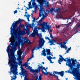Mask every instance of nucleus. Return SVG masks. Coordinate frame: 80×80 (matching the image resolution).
<instances>
[{
  "label": "nucleus",
  "instance_id": "18",
  "mask_svg": "<svg viewBox=\"0 0 80 80\" xmlns=\"http://www.w3.org/2000/svg\"><path fill=\"white\" fill-rule=\"evenodd\" d=\"M29 70H30V72H32V73H34V72H35L36 73H38V72H39L38 69H37L36 70H35L34 69H32V68H30Z\"/></svg>",
  "mask_w": 80,
  "mask_h": 80
},
{
  "label": "nucleus",
  "instance_id": "1",
  "mask_svg": "<svg viewBox=\"0 0 80 80\" xmlns=\"http://www.w3.org/2000/svg\"><path fill=\"white\" fill-rule=\"evenodd\" d=\"M14 43H10L7 47V51L8 52V57L9 60L8 64L10 66H18V62H16L17 58H15V55L13 53V50L15 48H17V46H14Z\"/></svg>",
  "mask_w": 80,
  "mask_h": 80
},
{
  "label": "nucleus",
  "instance_id": "22",
  "mask_svg": "<svg viewBox=\"0 0 80 80\" xmlns=\"http://www.w3.org/2000/svg\"><path fill=\"white\" fill-rule=\"evenodd\" d=\"M38 30H39L40 29H41V30H42V31H43V28H39L38 27H37V26H35V28H34V30H33V32H34V31L35 30H38Z\"/></svg>",
  "mask_w": 80,
  "mask_h": 80
},
{
  "label": "nucleus",
  "instance_id": "4",
  "mask_svg": "<svg viewBox=\"0 0 80 80\" xmlns=\"http://www.w3.org/2000/svg\"><path fill=\"white\" fill-rule=\"evenodd\" d=\"M18 27V25L14 24V22L12 23L11 27L10 28V32H11V35L12 36V37H14V35H16V33L14 32V31L15 30L16 27Z\"/></svg>",
  "mask_w": 80,
  "mask_h": 80
},
{
  "label": "nucleus",
  "instance_id": "3",
  "mask_svg": "<svg viewBox=\"0 0 80 80\" xmlns=\"http://www.w3.org/2000/svg\"><path fill=\"white\" fill-rule=\"evenodd\" d=\"M44 45V41H43V39H41L39 41V44L38 45V47H34V48L31 50L32 52H33L34 50H38L40 49V48H42V46Z\"/></svg>",
  "mask_w": 80,
  "mask_h": 80
},
{
  "label": "nucleus",
  "instance_id": "55",
  "mask_svg": "<svg viewBox=\"0 0 80 80\" xmlns=\"http://www.w3.org/2000/svg\"><path fill=\"white\" fill-rule=\"evenodd\" d=\"M71 49V47H70L69 48H68V51H69Z\"/></svg>",
  "mask_w": 80,
  "mask_h": 80
},
{
  "label": "nucleus",
  "instance_id": "52",
  "mask_svg": "<svg viewBox=\"0 0 80 80\" xmlns=\"http://www.w3.org/2000/svg\"><path fill=\"white\" fill-rule=\"evenodd\" d=\"M17 60L18 61H20V58H17Z\"/></svg>",
  "mask_w": 80,
  "mask_h": 80
},
{
  "label": "nucleus",
  "instance_id": "58",
  "mask_svg": "<svg viewBox=\"0 0 80 80\" xmlns=\"http://www.w3.org/2000/svg\"><path fill=\"white\" fill-rule=\"evenodd\" d=\"M21 27H24V25L23 24H22L21 25Z\"/></svg>",
  "mask_w": 80,
  "mask_h": 80
},
{
  "label": "nucleus",
  "instance_id": "27",
  "mask_svg": "<svg viewBox=\"0 0 80 80\" xmlns=\"http://www.w3.org/2000/svg\"><path fill=\"white\" fill-rule=\"evenodd\" d=\"M25 68H26L27 69H28V70H30V68H32V67L28 65V64H27V65H26L25 66Z\"/></svg>",
  "mask_w": 80,
  "mask_h": 80
},
{
  "label": "nucleus",
  "instance_id": "64",
  "mask_svg": "<svg viewBox=\"0 0 80 80\" xmlns=\"http://www.w3.org/2000/svg\"><path fill=\"white\" fill-rule=\"evenodd\" d=\"M68 39H67L66 40L65 42H66V43H67V41H68Z\"/></svg>",
  "mask_w": 80,
  "mask_h": 80
},
{
  "label": "nucleus",
  "instance_id": "56",
  "mask_svg": "<svg viewBox=\"0 0 80 80\" xmlns=\"http://www.w3.org/2000/svg\"><path fill=\"white\" fill-rule=\"evenodd\" d=\"M31 57H32V58H33L34 57V56L33 55V54H32Z\"/></svg>",
  "mask_w": 80,
  "mask_h": 80
},
{
  "label": "nucleus",
  "instance_id": "51",
  "mask_svg": "<svg viewBox=\"0 0 80 80\" xmlns=\"http://www.w3.org/2000/svg\"><path fill=\"white\" fill-rule=\"evenodd\" d=\"M42 20H41V19L40 20H39L38 22H37V23H40V22H41L42 21Z\"/></svg>",
  "mask_w": 80,
  "mask_h": 80
},
{
  "label": "nucleus",
  "instance_id": "43",
  "mask_svg": "<svg viewBox=\"0 0 80 80\" xmlns=\"http://www.w3.org/2000/svg\"><path fill=\"white\" fill-rule=\"evenodd\" d=\"M18 12V11H17V10H16L15 11H14V14H15V13H17Z\"/></svg>",
  "mask_w": 80,
  "mask_h": 80
},
{
  "label": "nucleus",
  "instance_id": "6",
  "mask_svg": "<svg viewBox=\"0 0 80 80\" xmlns=\"http://www.w3.org/2000/svg\"><path fill=\"white\" fill-rule=\"evenodd\" d=\"M45 52H47V55L50 56V55H52V52H50V49H43L42 51L41 56H43L44 57L47 56V54Z\"/></svg>",
  "mask_w": 80,
  "mask_h": 80
},
{
  "label": "nucleus",
  "instance_id": "8",
  "mask_svg": "<svg viewBox=\"0 0 80 80\" xmlns=\"http://www.w3.org/2000/svg\"><path fill=\"white\" fill-rule=\"evenodd\" d=\"M24 42H26L28 43H31L30 40L26 38H22V39H21V37L18 38V42L19 43H23Z\"/></svg>",
  "mask_w": 80,
  "mask_h": 80
},
{
  "label": "nucleus",
  "instance_id": "29",
  "mask_svg": "<svg viewBox=\"0 0 80 80\" xmlns=\"http://www.w3.org/2000/svg\"><path fill=\"white\" fill-rule=\"evenodd\" d=\"M59 45H61V48H64V47H65V45L62 43H59Z\"/></svg>",
  "mask_w": 80,
  "mask_h": 80
},
{
  "label": "nucleus",
  "instance_id": "25",
  "mask_svg": "<svg viewBox=\"0 0 80 80\" xmlns=\"http://www.w3.org/2000/svg\"><path fill=\"white\" fill-rule=\"evenodd\" d=\"M53 76H55V77L57 78V79H58V80H59L58 76H57L55 75L57 74H56V71L53 72Z\"/></svg>",
  "mask_w": 80,
  "mask_h": 80
},
{
  "label": "nucleus",
  "instance_id": "59",
  "mask_svg": "<svg viewBox=\"0 0 80 80\" xmlns=\"http://www.w3.org/2000/svg\"><path fill=\"white\" fill-rule=\"evenodd\" d=\"M33 6L32 7V6H30V7H29V8H33Z\"/></svg>",
  "mask_w": 80,
  "mask_h": 80
},
{
  "label": "nucleus",
  "instance_id": "63",
  "mask_svg": "<svg viewBox=\"0 0 80 80\" xmlns=\"http://www.w3.org/2000/svg\"><path fill=\"white\" fill-rule=\"evenodd\" d=\"M53 58V59H54V60H55L56 59V58L55 57H54Z\"/></svg>",
  "mask_w": 80,
  "mask_h": 80
},
{
  "label": "nucleus",
  "instance_id": "16",
  "mask_svg": "<svg viewBox=\"0 0 80 80\" xmlns=\"http://www.w3.org/2000/svg\"><path fill=\"white\" fill-rule=\"evenodd\" d=\"M64 73L65 72L63 71H62L60 72H58L57 71H56V74H57V75H60L61 77H63L64 75Z\"/></svg>",
  "mask_w": 80,
  "mask_h": 80
},
{
  "label": "nucleus",
  "instance_id": "15",
  "mask_svg": "<svg viewBox=\"0 0 80 80\" xmlns=\"http://www.w3.org/2000/svg\"><path fill=\"white\" fill-rule=\"evenodd\" d=\"M33 20L32 21V23L30 25L29 27L30 28H32V29H33V27H35V25L36 24L34 23V22H35V18H33Z\"/></svg>",
  "mask_w": 80,
  "mask_h": 80
},
{
  "label": "nucleus",
  "instance_id": "37",
  "mask_svg": "<svg viewBox=\"0 0 80 80\" xmlns=\"http://www.w3.org/2000/svg\"><path fill=\"white\" fill-rule=\"evenodd\" d=\"M49 35H50L51 38H52V39H53V37L52 35L50 33L49 34Z\"/></svg>",
  "mask_w": 80,
  "mask_h": 80
},
{
  "label": "nucleus",
  "instance_id": "28",
  "mask_svg": "<svg viewBox=\"0 0 80 80\" xmlns=\"http://www.w3.org/2000/svg\"><path fill=\"white\" fill-rule=\"evenodd\" d=\"M19 28L17 27L16 28V29H15V30L14 31V32L15 33H18V32H19V30H18Z\"/></svg>",
  "mask_w": 80,
  "mask_h": 80
},
{
  "label": "nucleus",
  "instance_id": "10",
  "mask_svg": "<svg viewBox=\"0 0 80 80\" xmlns=\"http://www.w3.org/2000/svg\"><path fill=\"white\" fill-rule=\"evenodd\" d=\"M10 41L11 42V43H14V45H15V43L16 44H17L18 43V37L16 36L15 38V36H12L11 35V37L10 39Z\"/></svg>",
  "mask_w": 80,
  "mask_h": 80
},
{
  "label": "nucleus",
  "instance_id": "38",
  "mask_svg": "<svg viewBox=\"0 0 80 80\" xmlns=\"http://www.w3.org/2000/svg\"><path fill=\"white\" fill-rule=\"evenodd\" d=\"M32 3V1H30L29 2V4H28V6L29 7H30Z\"/></svg>",
  "mask_w": 80,
  "mask_h": 80
},
{
  "label": "nucleus",
  "instance_id": "7",
  "mask_svg": "<svg viewBox=\"0 0 80 80\" xmlns=\"http://www.w3.org/2000/svg\"><path fill=\"white\" fill-rule=\"evenodd\" d=\"M38 30H35L34 31H33V32L30 35V36L32 37H34L35 36V35H36L37 36H38L39 37L40 39L38 40V42H39V40H40L41 39H42L43 40V41H44V44L45 43V40H44V39H43V38H41L40 36H42V35L38 33Z\"/></svg>",
  "mask_w": 80,
  "mask_h": 80
},
{
  "label": "nucleus",
  "instance_id": "60",
  "mask_svg": "<svg viewBox=\"0 0 80 80\" xmlns=\"http://www.w3.org/2000/svg\"><path fill=\"white\" fill-rule=\"evenodd\" d=\"M20 27H21V25H19L18 27L19 28H20Z\"/></svg>",
  "mask_w": 80,
  "mask_h": 80
},
{
  "label": "nucleus",
  "instance_id": "5",
  "mask_svg": "<svg viewBox=\"0 0 80 80\" xmlns=\"http://www.w3.org/2000/svg\"><path fill=\"white\" fill-rule=\"evenodd\" d=\"M18 27V25L14 24V22L12 23L11 27L10 28V32H11V35L12 36V37H14V35H16V33L14 32V31L15 30L16 27Z\"/></svg>",
  "mask_w": 80,
  "mask_h": 80
},
{
  "label": "nucleus",
  "instance_id": "32",
  "mask_svg": "<svg viewBox=\"0 0 80 80\" xmlns=\"http://www.w3.org/2000/svg\"><path fill=\"white\" fill-rule=\"evenodd\" d=\"M27 29H28V30H26V33L28 35H30V32H30V30H29V29H28V28H27Z\"/></svg>",
  "mask_w": 80,
  "mask_h": 80
},
{
  "label": "nucleus",
  "instance_id": "23",
  "mask_svg": "<svg viewBox=\"0 0 80 80\" xmlns=\"http://www.w3.org/2000/svg\"><path fill=\"white\" fill-rule=\"evenodd\" d=\"M65 59L66 60V61H64L66 62H69V63H70L71 62V60L70 59V58H66Z\"/></svg>",
  "mask_w": 80,
  "mask_h": 80
},
{
  "label": "nucleus",
  "instance_id": "40",
  "mask_svg": "<svg viewBox=\"0 0 80 80\" xmlns=\"http://www.w3.org/2000/svg\"><path fill=\"white\" fill-rule=\"evenodd\" d=\"M42 76H41V75H40L39 77V80H42Z\"/></svg>",
  "mask_w": 80,
  "mask_h": 80
},
{
  "label": "nucleus",
  "instance_id": "34",
  "mask_svg": "<svg viewBox=\"0 0 80 80\" xmlns=\"http://www.w3.org/2000/svg\"><path fill=\"white\" fill-rule=\"evenodd\" d=\"M66 73H72V72H71V71L68 70V71H65Z\"/></svg>",
  "mask_w": 80,
  "mask_h": 80
},
{
  "label": "nucleus",
  "instance_id": "14",
  "mask_svg": "<svg viewBox=\"0 0 80 80\" xmlns=\"http://www.w3.org/2000/svg\"><path fill=\"white\" fill-rule=\"evenodd\" d=\"M75 64L76 63L75 62H71L68 64V65L69 67L70 68L71 70H72L73 68V67H75Z\"/></svg>",
  "mask_w": 80,
  "mask_h": 80
},
{
  "label": "nucleus",
  "instance_id": "48",
  "mask_svg": "<svg viewBox=\"0 0 80 80\" xmlns=\"http://www.w3.org/2000/svg\"><path fill=\"white\" fill-rule=\"evenodd\" d=\"M73 62L75 63V62H77V61L76 59H75L73 60Z\"/></svg>",
  "mask_w": 80,
  "mask_h": 80
},
{
  "label": "nucleus",
  "instance_id": "31",
  "mask_svg": "<svg viewBox=\"0 0 80 80\" xmlns=\"http://www.w3.org/2000/svg\"><path fill=\"white\" fill-rule=\"evenodd\" d=\"M78 28H80V23L76 27V28L75 30V32L77 31V29H78Z\"/></svg>",
  "mask_w": 80,
  "mask_h": 80
},
{
  "label": "nucleus",
  "instance_id": "12",
  "mask_svg": "<svg viewBox=\"0 0 80 80\" xmlns=\"http://www.w3.org/2000/svg\"><path fill=\"white\" fill-rule=\"evenodd\" d=\"M46 1H42L41 2H38L39 4L40 9L39 10L40 12H42L43 10V5L45 4L46 3Z\"/></svg>",
  "mask_w": 80,
  "mask_h": 80
},
{
  "label": "nucleus",
  "instance_id": "54",
  "mask_svg": "<svg viewBox=\"0 0 80 80\" xmlns=\"http://www.w3.org/2000/svg\"><path fill=\"white\" fill-rule=\"evenodd\" d=\"M50 75H51V76H53V72H52V73H50Z\"/></svg>",
  "mask_w": 80,
  "mask_h": 80
},
{
  "label": "nucleus",
  "instance_id": "45",
  "mask_svg": "<svg viewBox=\"0 0 80 80\" xmlns=\"http://www.w3.org/2000/svg\"><path fill=\"white\" fill-rule=\"evenodd\" d=\"M79 32V31H77V32H75V33H74V34H73L72 36H73V35H75V34H77V33H78V32Z\"/></svg>",
  "mask_w": 80,
  "mask_h": 80
},
{
  "label": "nucleus",
  "instance_id": "13",
  "mask_svg": "<svg viewBox=\"0 0 80 80\" xmlns=\"http://www.w3.org/2000/svg\"><path fill=\"white\" fill-rule=\"evenodd\" d=\"M59 57L61 58H59V60H58V63H59V64L61 65V62H62L63 61H66V59H65L64 58H63V57L62 56V55H59Z\"/></svg>",
  "mask_w": 80,
  "mask_h": 80
},
{
  "label": "nucleus",
  "instance_id": "35",
  "mask_svg": "<svg viewBox=\"0 0 80 80\" xmlns=\"http://www.w3.org/2000/svg\"><path fill=\"white\" fill-rule=\"evenodd\" d=\"M22 61H19L18 63V65H19L20 66L21 65H22Z\"/></svg>",
  "mask_w": 80,
  "mask_h": 80
},
{
  "label": "nucleus",
  "instance_id": "61",
  "mask_svg": "<svg viewBox=\"0 0 80 80\" xmlns=\"http://www.w3.org/2000/svg\"><path fill=\"white\" fill-rule=\"evenodd\" d=\"M42 65H44V64H45V62H42Z\"/></svg>",
  "mask_w": 80,
  "mask_h": 80
},
{
  "label": "nucleus",
  "instance_id": "57",
  "mask_svg": "<svg viewBox=\"0 0 80 80\" xmlns=\"http://www.w3.org/2000/svg\"><path fill=\"white\" fill-rule=\"evenodd\" d=\"M36 79H38V80H39V79H38V76H37L36 77Z\"/></svg>",
  "mask_w": 80,
  "mask_h": 80
},
{
  "label": "nucleus",
  "instance_id": "9",
  "mask_svg": "<svg viewBox=\"0 0 80 80\" xmlns=\"http://www.w3.org/2000/svg\"><path fill=\"white\" fill-rule=\"evenodd\" d=\"M20 68L21 72H19V74H20V75H22L23 77H25V78H26L27 76L28 75V72L25 70V69L23 68L22 66H21Z\"/></svg>",
  "mask_w": 80,
  "mask_h": 80
},
{
  "label": "nucleus",
  "instance_id": "42",
  "mask_svg": "<svg viewBox=\"0 0 80 80\" xmlns=\"http://www.w3.org/2000/svg\"><path fill=\"white\" fill-rule=\"evenodd\" d=\"M64 48L66 50H67V47H66V45H64Z\"/></svg>",
  "mask_w": 80,
  "mask_h": 80
},
{
  "label": "nucleus",
  "instance_id": "33",
  "mask_svg": "<svg viewBox=\"0 0 80 80\" xmlns=\"http://www.w3.org/2000/svg\"><path fill=\"white\" fill-rule=\"evenodd\" d=\"M46 1V0H37V2H38V3Z\"/></svg>",
  "mask_w": 80,
  "mask_h": 80
},
{
  "label": "nucleus",
  "instance_id": "47",
  "mask_svg": "<svg viewBox=\"0 0 80 80\" xmlns=\"http://www.w3.org/2000/svg\"><path fill=\"white\" fill-rule=\"evenodd\" d=\"M70 60H71V61H72V63H73L74 62L73 60H74V59H73V58H71Z\"/></svg>",
  "mask_w": 80,
  "mask_h": 80
},
{
  "label": "nucleus",
  "instance_id": "11",
  "mask_svg": "<svg viewBox=\"0 0 80 80\" xmlns=\"http://www.w3.org/2000/svg\"><path fill=\"white\" fill-rule=\"evenodd\" d=\"M45 39L46 40H48L49 41V43H50V45L51 46L52 45H55V44H54V43H56V41L55 40V39H53V40H52V39H50L48 37H45Z\"/></svg>",
  "mask_w": 80,
  "mask_h": 80
},
{
  "label": "nucleus",
  "instance_id": "41",
  "mask_svg": "<svg viewBox=\"0 0 80 80\" xmlns=\"http://www.w3.org/2000/svg\"><path fill=\"white\" fill-rule=\"evenodd\" d=\"M22 66L24 67L25 66H26V65H27V63H26L25 64H24L23 65H22Z\"/></svg>",
  "mask_w": 80,
  "mask_h": 80
},
{
  "label": "nucleus",
  "instance_id": "46",
  "mask_svg": "<svg viewBox=\"0 0 80 80\" xmlns=\"http://www.w3.org/2000/svg\"><path fill=\"white\" fill-rule=\"evenodd\" d=\"M60 25H56V28H60Z\"/></svg>",
  "mask_w": 80,
  "mask_h": 80
},
{
  "label": "nucleus",
  "instance_id": "44",
  "mask_svg": "<svg viewBox=\"0 0 80 80\" xmlns=\"http://www.w3.org/2000/svg\"><path fill=\"white\" fill-rule=\"evenodd\" d=\"M62 43H63V45H66L65 44H66V43H67V42H66L65 41H64L63 42H62Z\"/></svg>",
  "mask_w": 80,
  "mask_h": 80
},
{
  "label": "nucleus",
  "instance_id": "26",
  "mask_svg": "<svg viewBox=\"0 0 80 80\" xmlns=\"http://www.w3.org/2000/svg\"><path fill=\"white\" fill-rule=\"evenodd\" d=\"M24 16H25L27 18V20H28V22H30V20L29 19V18H30V14H28V15L25 14Z\"/></svg>",
  "mask_w": 80,
  "mask_h": 80
},
{
  "label": "nucleus",
  "instance_id": "62",
  "mask_svg": "<svg viewBox=\"0 0 80 80\" xmlns=\"http://www.w3.org/2000/svg\"><path fill=\"white\" fill-rule=\"evenodd\" d=\"M44 18L42 17L41 19V20H42H42H43V19Z\"/></svg>",
  "mask_w": 80,
  "mask_h": 80
},
{
  "label": "nucleus",
  "instance_id": "17",
  "mask_svg": "<svg viewBox=\"0 0 80 80\" xmlns=\"http://www.w3.org/2000/svg\"><path fill=\"white\" fill-rule=\"evenodd\" d=\"M38 69L39 70V72L40 71V70H41V69H42V71H43V70H45V71H46V72H47V69H46V68H45L42 66H40L39 65H38Z\"/></svg>",
  "mask_w": 80,
  "mask_h": 80
},
{
  "label": "nucleus",
  "instance_id": "21",
  "mask_svg": "<svg viewBox=\"0 0 80 80\" xmlns=\"http://www.w3.org/2000/svg\"><path fill=\"white\" fill-rule=\"evenodd\" d=\"M60 8H57V9H54V12L55 13H58V12H60Z\"/></svg>",
  "mask_w": 80,
  "mask_h": 80
},
{
  "label": "nucleus",
  "instance_id": "20",
  "mask_svg": "<svg viewBox=\"0 0 80 80\" xmlns=\"http://www.w3.org/2000/svg\"><path fill=\"white\" fill-rule=\"evenodd\" d=\"M23 20H22L20 18H19L18 20V21H16L14 23L16 25H17V24H19V23H20V22L21 24V22H22V21H23Z\"/></svg>",
  "mask_w": 80,
  "mask_h": 80
},
{
  "label": "nucleus",
  "instance_id": "39",
  "mask_svg": "<svg viewBox=\"0 0 80 80\" xmlns=\"http://www.w3.org/2000/svg\"><path fill=\"white\" fill-rule=\"evenodd\" d=\"M41 13H42V12H39V17H42V14H41Z\"/></svg>",
  "mask_w": 80,
  "mask_h": 80
},
{
  "label": "nucleus",
  "instance_id": "50",
  "mask_svg": "<svg viewBox=\"0 0 80 80\" xmlns=\"http://www.w3.org/2000/svg\"><path fill=\"white\" fill-rule=\"evenodd\" d=\"M24 7H25V8H27V10H29V9H30V8H28L27 7H26V6H24Z\"/></svg>",
  "mask_w": 80,
  "mask_h": 80
},
{
  "label": "nucleus",
  "instance_id": "2",
  "mask_svg": "<svg viewBox=\"0 0 80 80\" xmlns=\"http://www.w3.org/2000/svg\"><path fill=\"white\" fill-rule=\"evenodd\" d=\"M41 22L40 24L38 23V25L40 27H43L42 32H46L45 30H47L48 31L50 30V27H49V25H48L47 22Z\"/></svg>",
  "mask_w": 80,
  "mask_h": 80
},
{
  "label": "nucleus",
  "instance_id": "24",
  "mask_svg": "<svg viewBox=\"0 0 80 80\" xmlns=\"http://www.w3.org/2000/svg\"><path fill=\"white\" fill-rule=\"evenodd\" d=\"M32 2V5L33 7H34V6H36V4L35 2V0H31Z\"/></svg>",
  "mask_w": 80,
  "mask_h": 80
},
{
  "label": "nucleus",
  "instance_id": "19",
  "mask_svg": "<svg viewBox=\"0 0 80 80\" xmlns=\"http://www.w3.org/2000/svg\"><path fill=\"white\" fill-rule=\"evenodd\" d=\"M46 57L48 60L50 61V63H54V62H52V59H53V58L51 57V56H47Z\"/></svg>",
  "mask_w": 80,
  "mask_h": 80
},
{
  "label": "nucleus",
  "instance_id": "49",
  "mask_svg": "<svg viewBox=\"0 0 80 80\" xmlns=\"http://www.w3.org/2000/svg\"><path fill=\"white\" fill-rule=\"evenodd\" d=\"M69 51H68V50H67V51L66 52L64 53V54H66V53H69L70 52H68Z\"/></svg>",
  "mask_w": 80,
  "mask_h": 80
},
{
  "label": "nucleus",
  "instance_id": "36",
  "mask_svg": "<svg viewBox=\"0 0 80 80\" xmlns=\"http://www.w3.org/2000/svg\"><path fill=\"white\" fill-rule=\"evenodd\" d=\"M54 10H55V9H53V8H52L50 10V12H54Z\"/></svg>",
  "mask_w": 80,
  "mask_h": 80
},
{
  "label": "nucleus",
  "instance_id": "53",
  "mask_svg": "<svg viewBox=\"0 0 80 80\" xmlns=\"http://www.w3.org/2000/svg\"><path fill=\"white\" fill-rule=\"evenodd\" d=\"M28 23L26 24V26L27 27H28Z\"/></svg>",
  "mask_w": 80,
  "mask_h": 80
},
{
  "label": "nucleus",
  "instance_id": "30",
  "mask_svg": "<svg viewBox=\"0 0 80 80\" xmlns=\"http://www.w3.org/2000/svg\"><path fill=\"white\" fill-rule=\"evenodd\" d=\"M42 73H43L44 75H48V72H47H47H44V71H42Z\"/></svg>",
  "mask_w": 80,
  "mask_h": 80
}]
</instances>
